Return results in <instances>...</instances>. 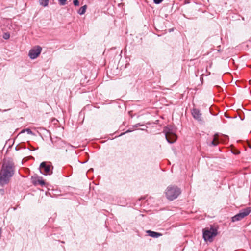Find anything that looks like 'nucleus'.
Instances as JSON below:
<instances>
[{
    "mask_svg": "<svg viewBox=\"0 0 251 251\" xmlns=\"http://www.w3.org/2000/svg\"><path fill=\"white\" fill-rule=\"evenodd\" d=\"M59 0V2L60 4L62 5H63V0Z\"/></svg>",
    "mask_w": 251,
    "mask_h": 251,
    "instance_id": "nucleus-18",
    "label": "nucleus"
},
{
    "mask_svg": "<svg viewBox=\"0 0 251 251\" xmlns=\"http://www.w3.org/2000/svg\"><path fill=\"white\" fill-rule=\"evenodd\" d=\"M14 174V163L10 161H5L0 172V184H7Z\"/></svg>",
    "mask_w": 251,
    "mask_h": 251,
    "instance_id": "nucleus-1",
    "label": "nucleus"
},
{
    "mask_svg": "<svg viewBox=\"0 0 251 251\" xmlns=\"http://www.w3.org/2000/svg\"><path fill=\"white\" fill-rule=\"evenodd\" d=\"M39 2L40 4L44 6H47L48 4V0H40Z\"/></svg>",
    "mask_w": 251,
    "mask_h": 251,
    "instance_id": "nucleus-12",
    "label": "nucleus"
},
{
    "mask_svg": "<svg viewBox=\"0 0 251 251\" xmlns=\"http://www.w3.org/2000/svg\"><path fill=\"white\" fill-rule=\"evenodd\" d=\"M218 135L217 134H216L214 135V137L213 140V141L211 143V145L213 146H216L218 143Z\"/></svg>",
    "mask_w": 251,
    "mask_h": 251,
    "instance_id": "nucleus-10",
    "label": "nucleus"
},
{
    "mask_svg": "<svg viewBox=\"0 0 251 251\" xmlns=\"http://www.w3.org/2000/svg\"><path fill=\"white\" fill-rule=\"evenodd\" d=\"M217 234V230L213 227L203 229V237L205 241H212L213 237L216 236Z\"/></svg>",
    "mask_w": 251,
    "mask_h": 251,
    "instance_id": "nucleus-3",
    "label": "nucleus"
},
{
    "mask_svg": "<svg viewBox=\"0 0 251 251\" xmlns=\"http://www.w3.org/2000/svg\"><path fill=\"white\" fill-rule=\"evenodd\" d=\"M250 148H251V146H249Z\"/></svg>",
    "mask_w": 251,
    "mask_h": 251,
    "instance_id": "nucleus-22",
    "label": "nucleus"
},
{
    "mask_svg": "<svg viewBox=\"0 0 251 251\" xmlns=\"http://www.w3.org/2000/svg\"><path fill=\"white\" fill-rule=\"evenodd\" d=\"M173 30V28H172V29H169V32H171V31H172Z\"/></svg>",
    "mask_w": 251,
    "mask_h": 251,
    "instance_id": "nucleus-20",
    "label": "nucleus"
},
{
    "mask_svg": "<svg viewBox=\"0 0 251 251\" xmlns=\"http://www.w3.org/2000/svg\"><path fill=\"white\" fill-rule=\"evenodd\" d=\"M41 171H43L44 174L46 175L50 174V166L47 165L46 162H42L40 164Z\"/></svg>",
    "mask_w": 251,
    "mask_h": 251,
    "instance_id": "nucleus-8",
    "label": "nucleus"
},
{
    "mask_svg": "<svg viewBox=\"0 0 251 251\" xmlns=\"http://www.w3.org/2000/svg\"><path fill=\"white\" fill-rule=\"evenodd\" d=\"M66 1V0H64V4H65V2Z\"/></svg>",
    "mask_w": 251,
    "mask_h": 251,
    "instance_id": "nucleus-21",
    "label": "nucleus"
},
{
    "mask_svg": "<svg viewBox=\"0 0 251 251\" xmlns=\"http://www.w3.org/2000/svg\"><path fill=\"white\" fill-rule=\"evenodd\" d=\"M73 3L75 6H78L79 5V2L78 0H74Z\"/></svg>",
    "mask_w": 251,
    "mask_h": 251,
    "instance_id": "nucleus-15",
    "label": "nucleus"
},
{
    "mask_svg": "<svg viewBox=\"0 0 251 251\" xmlns=\"http://www.w3.org/2000/svg\"><path fill=\"white\" fill-rule=\"evenodd\" d=\"M233 153L234 154H238L240 153V151H239L235 150V151H233Z\"/></svg>",
    "mask_w": 251,
    "mask_h": 251,
    "instance_id": "nucleus-17",
    "label": "nucleus"
},
{
    "mask_svg": "<svg viewBox=\"0 0 251 251\" xmlns=\"http://www.w3.org/2000/svg\"><path fill=\"white\" fill-rule=\"evenodd\" d=\"M147 233L150 236L154 238H157L162 235V234L160 233L152 231L151 230L147 231Z\"/></svg>",
    "mask_w": 251,
    "mask_h": 251,
    "instance_id": "nucleus-9",
    "label": "nucleus"
},
{
    "mask_svg": "<svg viewBox=\"0 0 251 251\" xmlns=\"http://www.w3.org/2000/svg\"><path fill=\"white\" fill-rule=\"evenodd\" d=\"M141 126V125L140 124H136V125H135V126L136 127H138L139 126Z\"/></svg>",
    "mask_w": 251,
    "mask_h": 251,
    "instance_id": "nucleus-19",
    "label": "nucleus"
},
{
    "mask_svg": "<svg viewBox=\"0 0 251 251\" xmlns=\"http://www.w3.org/2000/svg\"><path fill=\"white\" fill-rule=\"evenodd\" d=\"M41 50L42 48L41 47L36 46L30 50L29 56L31 59H35L40 54Z\"/></svg>",
    "mask_w": 251,
    "mask_h": 251,
    "instance_id": "nucleus-6",
    "label": "nucleus"
},
{
    "mask_svg": "<svg viewBox=\"0 0 251 251\" xmlns=\"http://www.w3.org/2000/svg\"><path fill=\"white\" fill-rule=\"evenodd\" d=\"M87 8V5H85L81 7L78 11V13L80 15H83L85 13Z\"/></svg>",
    "mask_w": 251,
    "mask_h": 251,
    "instance_id": "nucleus-11",
    "label": "nucleus"
},
{
    "mask_svg": "<svg viewBox=\"0 0 251 251\" xmlns=\"http://www.w3.org/2000/svg\"><path fill=\"white\" fill-rule=\"evenodd\" d=\"M153 1L155 3L159 4L163 1V0H153Z\"/></svg>",
    "mask_w": 251,
    "mask_h": 251,
    "instance_id": "nucleus-16",
    "label": "nucleus"
},
{
    "mask_svg": "<svg viewBox=\"0 0 251 251\" xmlns=\"http://www.w3.org/2000/svg\"><path fill=\"white\" fill-rule=\"evenodd\" d=\"M37 183L38 184H40L41 186H43V185H45V182L43 180L38 179L37 180V182H34V184H37Z\"/></svg>",
    "mask_w": 251,
    "mask_h": 251,
    "instance_id": "nucleus-13",
    "label": "nucleus"
},
{
    "mask_svg": "<svg viewBox=\"0 0 251 251\" xmlns=\"http://www.w3.org/2000/svg\"><path fill=\"white\" fill-rule=\"evenodd\" d=\"M251 210L250 208H247L244 209H242L240 211L239 213L235 215L232 218V222L238 221L242 219H243L245 217L248 215L251 212Z\"/></svg>",
    "mask_w": 251,
    "mask_h": 251,
    "instance_id": "nucleus-4",
    "label": "nucleus"
},
{
    "mask_svg": "<svg viewBox=\"0 0 251 251\" xmlns=\"http://www.w3.org/2000/svg\"><path fill=\"white\" fill-rule=\"evenodd\" d=\"M165 193L167 199L172 201L177 198L181 193V191L176 186H170L167 187Z\"/></svg>",
    "mask_w": 251,
    "mask_h": 251,
    "instance_id": "nucleus-2",
    "label": "nucleus"
},
{
    "mask_svg": "<svg viewBox=\"0 0 251 251\" xmlns=\"http://www.w3.org/2000/svg\"><path fill=\"white\" fill-rule=\"evenodd\" d=\"M10 37V35L8 33H5L3 35V38L5 39H8Z\"/></svg>",
    "mask_w": 251,
    "mask_h": 251,
    "instance_id": "nucleus-14",
    "label": "nucleus"
},
{
    "mask_svg": "<svg viewBox=\"0 0 251 251\" xmlns=\"http://www.w3.org/2000/svg\"><path fill=\"white\" fill-rule=\"evenodd\" d=\"M192 114L194 119L197 120L201 123H203L204 122L202 114L200 112V110L198 109H193L192 111Z\"/></svg>",
    "mask_w": 251,
    "mask_h": 251,
    "instance_id": "nucleus-7",
    "label": "nucleus"
},
{
    "mask_svg": "<svg viewBox=\"0 0 251 251\" xmlns=\"http://www.w3.org/2000/svg\"><path fill=\"white\" fill-rule=\"evenodd\" d=\"M164 132L166 139L169 143H173L176 141L177 136L176 134L173 132L172 129L166 128L164 129Z\"/></svg>",
    "mask_w": 251,
    "mask_h": 251,
    "instance_id": "nucleus-5",
    "label": "nucleus"
}]
</instances>
